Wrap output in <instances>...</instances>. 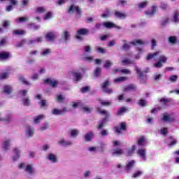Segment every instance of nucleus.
<instances>
[{"instance_id": "obj_1", "label": "nucleus", "mask_w": 179, "mask_h": 179, "mask_svg": "<svg viewBox=\"0 0 179 179\" xmlns=\"http://www.w3.org/2000/svg\"><path fill=\"white\" fill-rule=\"evenodd\" d=\"M68 78L73 79L74 83H78L80 80H82V74L78 70H72L68 72Z\"/></svg>"}, {"instance_id": "obj_2", "label": "nucleus", "mask_w": 179, "mask_h": 179, "mask_svg": "<svg viewBox=\"0 0 179 179\" xmlns=\"http://www.w3.org/2000/svg\"><path fill=\"white\" fill-rule=\"evenodd\" d=\"M19 169H22V170H25L27 173L29 174H34L36 173V170L33 168V165L31 164H26L25 163H21L18 166Z\"/></svg>"}, {"instance_id": "obj_3", "label": "nucleus", "mask_w": 179, "mask_h": 179, "mask_svg": "<svg viewBox=\"0 0 179 179\" xmlns=\"http://www.w3.org/2000/svg\"><path fill=\"white\" fill-rule=\"evenodd\" d=\"M136 154L143 162L148 160V157H146V148H138L136 151Z\"/></svg>"}, {"instance_id": "obj_4", "label": "nucleus", "mask_w": 179, "mask_h": 179, "mask_svg": "<svg viewBox=\"0 0 179 179\" xmlns=\"http://www.w3.org/2000/svg\"><path fill=\"white\" fill-rule=\"evenodd\" d=\"M166 61H167V57H166V56L160 55L157 62L154 64V67L162 68V66H163V64H166Z\"/></svg>"}, {"instance_id": "obj_5", "label": "nucleus", "mask_w": 179, "mask_h": 179, "mask_svg": "<svg viewBox=\"0 0 179 179\" xmlns=\"http://www.w3.org/2000/svg\"><path fill=\"white\" fill-rule=\"evenodd\" d=\"M136 145H137V148L138 146H140L141 148H144V146H146V145H148V140H146V138L145 136H140L138 138Z\"/></svg>"}, {"instance_id": "obj_6", "label": "nucleus", "mask_w": 179, "mask_h": 179, "mask_svg": "<svg viewBox=\"0 0 179 179\" xmlns=\"http://www.w3.org/2000/svg\"><path fill=\"white\" fill-rule=\"evenodd\" d=\"M125 129H127V123L122 122L119 127L115 128V132L117 134V135H120L122 134V131H125Z\"/></svg>"}, {"instance_id": "obj_7", "label": "nucleus", "mask_w": 179, "mask_h": 179, "mask_svg": "<svg viewBox=\"0 0 179 179\" xmlns=\"http://www.w3.org/2000/svg\"><path fill=\"white\" fill-rule=\"evenodd\" d=\"M81 12L82 11L80 10V8L74 5H71L68 10V13L70 15H72V13H77V15H80Z\"/></svg>"}, {"instance_id": "obj_8", "label": "nucleus", "mask_w": 179, "mask_h": 179, "mask_svg": "<svg viewBox=\"0 0 179 179\" xmlns=\"http://www.w3.org/2000/svg\"><path fill=\"white\" fill-rule=\"evenodd\" d=\"M87 33H88L87 29H79L77 31V34L76 35V38H77V40L80 41L83 39L82 36H85V34H87Z\"/></svg>"}, {"instance_id": "obj_9", "label": "nucleus", "mask_w": 179, "mask_h": 179, "mask_svg": "<svg viewBox=\"0 0 179 179\" xmlns=\"http://www.w3.org/2000/svg\"><path fill=\"white\" fill-rule=\"evenodd\" d=\"M176 120L174 115H169L167 113H164L162 117V120L165 122H173Z\"/></svg>"}, {"instance_id": "obj_10", "label": "nucleus", "mask_w": 179, "mask_h": 179, "mask_svg": "<svg viewBox=\"0 0 179 179\" xmlns=\"http://www.w3.org/2000/svg\"><path fill=\"white\" fill-rule=\"evenodd\" d=\"M138 149V145L134 144L132 145L129 149L126 151L127 156H132L134 153H135V151Z\"/></svg>"}, {"instance_id": "obj_11", "label": "nucleus", "mask_w": 179, "mask_h": 179, "mask_svg": "<svg viewBox=\"0 0 179 179\" xmlns=\"http://www.w3.org/2000/svg\"><path fill=\"white\" fill-rule=\"evenodd\" d=\"M6 1H9L11 3V5L7 6L6 8V10L7 12H10V10H12V9H13V6H15V5H17V0H0V2H6Z\"/></svg>"}, {"instance_id": "obj_12", "label": "nucleus", "mask_w": 179, "mask_h": 179, "mask_svg": "<svg viewBox=\"0 0 179 179\" xmlns=\"http://www.w3.org/2000/svg\"><path fill=\"white\" fill-rule=\"evenodd\" d=\"M34 135V129L33 127L28 126L25 129V136L27 138H31Z\"/></svg>"}, {"instance_id": "obj_13", "label": "nucleus", "mask_w": 179, "mask_h": 179, "mask_svg": "<svg viewBox=\"0 0 179 179\" xmlns=\"http://www.w3.org/2000/svg\"><path fill=\"white\" fill-rule=\"evenodd\" d=\"M44 83H48L52 87H56L58 85V80L52 78H47L44 80Z\"/></svg>"}, {"instance_id": "obj_14", "label": "nucleus", "mask_w": 179, "mask_h": 179, "mask_svg": "<svg viewBox=\"0 0 179 179\" xmlns=\"http://www.w3.org/2000/svg\"><path fill=\"white\" fill-rule=\"evenodd\" d=\"M136 163V161L135 160H131L127 162L126 164V168H125L126 171L127 172L131 171V170L134 169V166H135Z\"/></svg>"}, {"instance_id": "obj_15", "label": "nucleus", "mask_w": 179, "mask_h": 179, "mask_svg": "<svg viewBox=\"0 0 179 179\" xmlns=\"http://www.w3.org/2000/svg\"><path fill=\"white\" fill-rule=\"evenodd\" d=\"M13 153L15 155L12 157V161L13 162H16L20 157V150L17 148H15L13 149Z\"/></svg>"}, {"instance_id": "obj_16", "label": "nucleus", "mask_w": 179, "mask_h": 179, "mask_svg": "<svg viewBox=\"0 0 179 179\" xmlns=\"http://www.w3.org/2000/svg\"><path fill=\"white\" fill-rule=\"evenodd\" d=\"M10 139H6L3 141L1 144V148L3 150H9V148H10Z\"/></svg>"}, {"instance_id": "obj_17", "label": "nucleus", "mask_w": 179, "mask_h": 179, "mask_svg": "<svg viewBox=\"0 0 179 179\" xmlns=\"http://www.w3.org/2000/svg\"><path fill=\"white\" fill-rule=\"evenodd\" d=\"M108 86H110V82H108V80H106L103 84L102 85V87L103 89V92H105V93H109L111 94L113 93V90L111 89H108Z\"/></svg>"}, {"instance_id": "obj_18", "label": "nucleus", "mask_w": 179, "mask_h": 179, "mask_svg": "<svg viewBox=\"0 0 179 179\" xmlns=\"http://www.w3.org/2000/svg\"><path fill=\"white\" fill-rule=\"evenodd\" d=\"M148 42L145 40L142 39H136L130 43V44H133V45H146Z\"/></svg>"}, {"instance_id": "obj_19", "label": "nucleus", "mask_w": 179, "mask_h": 179, "mask_svg": "<svg viewBox=\"0 0 179 179\" xmlns=\"http://www.w3.org/2000/svg\"><path fill=\"white\" fill-rule=\"evenodd\" d=\"M47 159L48 160H49V162H51V163H58V159L57 158V155L52 153L49 154L47 157Z\"/></svg>"}, {"instance_id": "obj_20", "label": "nucleus", "mask_w": 179, "mask_h": 179, "mask_svg": "<svg viewBox=\"0 0 179 179\" xmlns=\"http://www.w3.org/2000/svg\"><path fill=\"white\" fill-rule=\"evenodd\" d=\"M73 143L71 141H66L64 138L60 139L58 141V145H60L61 146H71Z\"/></svg>"}, {"instance_id": "obj_21", "label": "nucleus", "mask_w": 179, "mask_h": 179, "mask_svg": "<svg viewBox=\"0 0 179 179\" xmlns=\"http://www.w3.org/2000/svg\"><path fill=\"white\" fill-rule=\"evenodd\" d=\"M12 57V55L8 52H2L0 53V61L2 59H9Z\"/></svg>"}, {"instance_id": "obj_22", "label": "nucleus", "mask_w": 179, "mask_h": 179, "mask_svg": "<svg viewBox=\"0 0 179 179\" xmlns=\"http://www.w3.org/2000/svg\"><path fill=\"white\" fill-rule=\"evenodd\" d=\"M111 155L113 156H121V155H124V150L121 148H118L116 150H112Z\"/></svg>"}, {"instance_id": "obj_23", "label": "nucleus", "mask_w": 179, "mask_h": 179, "mask_svg": "<svg viewBox=\"0 0 179 179\" xmlns=\"http://www.w3.org/2000/svg\"><path fill=\"white\" fill-rule=\"evenodd\" d=\"M103 25L104 27H106L107 29H113V27L116 29H121V27H117L113 22H103Z\"/></svg>"}, {"instance_id": "obj_24", "label": "nucleus", "mask_w": 179, "mask_h": 179, "mask_svg": "<svg viewBox=\"0 0 179 179\" xmlns=\"http://www.w3.org/2000/svg\"><path fill=\"white\" fill-rule=\"evenodd\" d=\"M45 38L47 41H54V40H55V34L53 32H49L46 34Z\"/></svg>"}, {"instance_id": "obj_25", "label": "nucleus", "mask_w": 179, "mask_h": 179, "mask_svg": "<svg viewBox=\"0 0 179 179\" xmlns=\"http://www.w3.org/2000/svg\"><path fill=\"white\" fill-rule=\"evenodd\" d=\"M156 12H157V6H152L151 7V10L146 11L145 15H147V16H153V15H155V13H156Z\"/></svg>"}, {"instance_id": "obj_26", "label": "nucleus", "mask_w": 179, "mask_h": 179, "mask_svg": "<svg viewBox=\"0 0 179 179\" xmlns=\"http://www.w3.org/2000/svg\"><path fill=\"white\" fill-rule=\"evenodd\" d=\"M159 54H160V52H156L155 53H150L146 57V59H147V61H149L150 59H155V58H156V57L159 56Z\"/></svg>"}, {"instance_id": "obj_27", "label": "nucleus", "mask_w": 179, "mask_h": 179, "mask_svg": "<svg viewBox=\"0 0 179 179\" xmlns=\"http://www.w3.org/2000/svg\"><path fill=\"white\" fill-rule=\"evenodd\" d=\"M114 73H117V72H121L122 73H124V75H129L131 73V71L128 69H124L122 70H120V69H116L113 71Z\"/></svg>"}, {"instance_id": "obj_28", "label": "nucleus", "mask_w": 179, "mask_h": 179, "mask_svg": "<svg viewBox=\"0 0 179 179\" xmlns=\"http://www.w3.org/2000/svg\"><path fill=\"white\" fill-rule=\"evenodd\" d=\"M135 69H136V73H138L141 82H142V80H143V79H146V76L143 75V73H142V71H141V69H139V68L136 67Z\"/></svg>"}, {"instance_id": "obj_29", "label": "nucleus", "mask_w": 179, "mask_h": 179, "mask_svg": "<svg viewBox=\"0 0 179 179\" xmlns=\"http://www.w3.org/2000/svg\"><path fill=\"white\" fill-rule=\"evenodd\" d=\"M125 113H128V108L127 107H122L120 108V110L117 111V115L119 116L124 115Z\"/></svg>"}, {"instance_id": "obj_30", "label": "nucleus", "mask_w": 179, "mask_h": 179, "mask_svg": "<svg viewBox=\"0 0 179 179\" xmlns=\"http://www.w3.org/2000/svg\"><path fill=\"white\" fill-rule=\"evenodd\" d=\"M81 110L83 113H87V114H88L89 113H92V111L93 110V108H91L90 106L83 105Z\"/></svg>"}, {"instance_id": "obj_31", "label": "nucleus", "mask_w": 179, "mask_h": 179, "mask_svg": "<svg viewBox=\"0 0 179 179\" xmlns=\"http://www.w3.org/2000/svg\"><path fill=\"white\" fill-rule=\"evenodd\" d=\"M137 51L138 53L137 55H136L135 59H141V54H143V52H145V49L141 48H137Z\"/></svg>"}, {"instance_id": "obj_32", "label": "nucleus", "mask_w": 179, "mask_h": 179, "mask_svg": "<svg viewBox=\"0 0 179 179\" xmlns=\"http://www.w3.org/2000/svg\"><path fill=\"white\" fill-rule=\"evenodd\" d=\"M43 41L42 37H38L34 40H30L27 42V44H36V43H41Z\"/></svg>"}, {"instance_id": "obj_33", "label": "nucleus", "mask_w": 179, "mask_h": 179, "mask_svg": "<svg viewBox=\"0 0 179 179\" xmlns=\"http://www.w3.org/2000/svg\"><path fill=\"white\" fill-rule=\"evenodd\" d=\"M71 106L73 108H78V107H83L82 102L80 101L72 102Z\"/></svg>"}, {"instance_id": "obj_34", "label": "nucleus", "mask_w": 179, "mask_h": 179, "mask_svg": "<svg viewBox=\"0 0 179 179\" xmlns=\"http://www.w3.org/2000/svg\"><path fill=\"white\" fill-rule=\"evenodd\" d=\"M97 111L98 113H99V114H101L102 115H105V117H110V113L101 109V108H98Z\"/></svg>"}, {"instance_id": "obj_35", "label": "nucleus", "mask_w": 179, "mask_h": 179, "mask_svg": "<svg viewBox=\"0 0 179 179\" xmlns=\"http://www.w3.org/2000/svg\"><path fill=\"white\" fill-rule=\"evenodd\" d=\"M115 16L119 19H125V17H127V14L117 11L115 13Z\"/></svg>"}, {"instance_id": "obj_36", "label": "nucleus", "mask_w": 179, "mask_h": 179, "mask_svg": "<svg viewBox=\"0 0 179 179\" xmlns=\"http://www.w3.org/2000/svg\"><path fill=\"white\" fill-rule=\"evenodd\" d=\"M50 54H51V49H43L41 52V55L43 57H47V55H50Z\"/></svg>"}, {"instance_id": "obj_37", "label": "nucleus", "mask_w": 179, "mask_h": 179, "mask_svg": "<svg viewBox=\"0 0 179 179\" xmlns=\"http://www.w3.org/2000/svg\"><path fill=\"white\" fill-rule=\"evenodd\" d=\"M28 21H29V17H22L16 20L17 23H24V22H28Z\"/></svg>"}, {"instance_id": "obj_38", "label": "nucleus", "mask_w": 179, "mask_h": 179, "mask_svg": "<svg viewBox=\"0 0 179 179\" xmlns=\"http://www.w3.org/2000/svg\"><path fill=\"white\" fill-rule=\"evenodd\" d=\"M122 64L123 65H131V64H134V61L128 59V58H124L122 61Z\"/></svg>"}, {"instance_id": "obj_39", "label": "nucleus", "mask_w": 179, "mask_h": 179, "mask_svg": "<svg viewBox=\"0 0 179 179\" xmlns=\"http://www.w3.org/2000/svg\"><path fill=\"white\" fill-rule=\"evenodd\" d=\"M36 13L39 14L45 13V12H47V10L44 7H37L36 9Z\"/></svg>"}, {"instance_id": "obj_40", "label": "nucleus", "mask_w": 179, "mask_h": 179, "mask_svg": "<svg viewBox=\"0 0 179 179\" xmlns=\"http://www.w3.org/2000/svg\"><path fill=\"white\" fill-rule=\"evenodd\" d=\"M42 120H44V115H39L34 118V122L35 124H38Z\"/></svg>"}, {"instance_id": "obj_41", "label": "nucleus", "mask_w": 179, "mask_h": 179, "mask_svg": "<svg viewBox=\"0 0 179 179\" xmlns=\"http://www.w3.org/2000/svg\"><path fill=\"white\" fill-rule=\"evenodd\" d=\"M93 136H94V134L92 131H90L85 135V141H87V142L92 141V138H93Z\"/></svg>"}, {"instance_id": "obj_42", "label": "nucleus", "mask_w": 179, "mask_h": 179, "mask_svg": "<svg viewBox=\"0 0 179 179\" xmlns=\"http://www.w3.org/2000/svg\"><path fill=\"white\" fill-rule=\"evenodd\" d=\"M52 115H62L61 109L54 108L51 111Z\"/></svg>"}, {"instance_id": "obj_43", "label": "nucleus", "mask_w": 179, "mask_h": 179, "mask_svg": "<svg viewBox=\"0 0 179 179\" xmlns=\"http://www.w3.org/2000/svg\"><path fill=\"white\" fill-rule=\"evenodd\" d=\"M79 135V130L78 129H71V136L72 138H76Z\"/></svg>"}, {"instance_id": "obj_44", "label": "nucleus", "mask_w": 179, "mask_h": 179, "mask_svg": "<svg viewBox=\"0 0 179 179\" xmlns=\"http://www.w3.org/2000/svg\"><path fill=\"white\" fill-rule=\"evenodd\" d=\"M127 77H119L114 80L115 83H121V82H125Z\"/></svg>"}, {"instance_id": "obj_45", "label": "nucleus", "mask_w": 179, "mask_h": 179, "mask_svg": "<svg viewBox=\"0 0 179 179\" xmlns=\"http://www.w3.org/2000/svg\"><path fill=\"white\" fill-rule=\"evenodd\" d=\"M13 34L16 36H23V34H26V31L24 30H15L13 31Z\"/></svg>"}, {"instance_id": "obj_46", "label": "nucleus", "mask_w": 179, "mask_h": 179, "mask_svg": "<svg viewBox=\"0 0 179 179\" xmlns=\"http://www.w3.org/2000/svg\"><path fill=\"white\" fill-rule=\"evenodd\" d=\"M4 92L7 94H10V93H12V86H10V85L4 86Z\"/></svg>"}, {"instance_id": "obj_47", "label": "nucleus", "mask_w": 179, "mask_h": 179, "mask_svg": "<svg viewBox=\"0 0 179 179\" xmlns=\"http://www.w3.org/2000/svg\"><path fill=\"white\" fill-rule=\"evenodd\" d=\"M110 66H113V62L111 60H106L105 62V64L103 66V68H106V69H108Z\"/></svg>"}, {"instance_id": "obj_48", "label": "nucleus", "mask_w": 179, "mask_h": 179, "mask_svg": "<svg viewBox=\"0 0 179 179\" xmlns=\"http://www.w3.org/2000/svg\"><path fill=\"white\" fill-rule=\"evenodd\" d=\"M178 16H179V11L175 12L173 17V21L175 22V23H178L179 22Z\"/></svg>"}, {"instance_id": "obj_49", "label": "nucleus", "mask_w": 179, "mask_h": 179, "mask_svg": "<svg viewBox=\"0 0 179 179\" xmlns=\"http://www.w3.org/2000/svg\"><path fill=\"white\" fill-rule=\"evenodd\" d=\"M20 82H22V83H24V85H27V86H30V83H29L27 80H26V78L23 76H20L19 78Z\"/></svg>"}, {"instance_id": "obj_50", "label": "nucleus", "mask_w": 179, "mask_h": 179, "mask_svg": "<svg viewBox=\"0 0 179 179\" xmlns=\"http://www.w3.org/2000/svg\"><path fill=\"white\" fill-rule=\"evenodd\" d=\"M100 73H101V69L96 68L94 72V76L95 78H99V76H100Z\"/></svg>"}, {"instance_id": "obj_51", "label": "nucleus", "mask_w": 179, "mask_h": 179, "mask_svg": "<svg viewBox=\"0 0 179 179\" xmlns=\"http://www.w3.org/2000/svg\"><path fill=\"white\" fill-rule=\"evenodd\" d=\"M169 42L171 43V44H176V43H177V37L176 36H170L169 38Z\"/></svg>"}, {"instance_id": "obj_52", "label": "nucleus", "mask_w": 179, "mask_h": 179, "mask_svg": "<svg viewBox=\"0 0 179 179\" xmlns=\"http://www.w3.org/2000/svg\"><path fill=\"white\" fill-rule=\"evenodd\" d=\"M143 174V171H137L133 174L134 178H138V177H141Z\"/></svg>"}, {"instance_id": "obj_53", "label": "nucleus", "mask_w": 179, "mask_h": 179, "mask_svg": "<svg viewBox=\"0 0 179 179\" xmlns=\"http://www.w3.org/2000/svg\"><path fill=\"white\" fill-rule=\"evenodd\" d=\"M39 104L42 108H44V107H48V103L46 100H41Z\"/></svg>"}, {"instance_id": "obj_54", "label": "nucleus", "mask_w": 179, "mask_h": 179, "mask_svg": "<svg viewBox=\"0 0 179 179\" xmlns=\"http://www.w3.org/2000/svg\"><path fill=\"white\" fill-rule=\"evenodd\" d=\"M145 6H148V1H142L138 3L139 9H143V8H145Z\"/></svg>"}, {"instance_id": "obj_55", "label": "nucleus", "mask_w": 179, "mask_h": 179, "mask_svg": "<svg viewBox=\"0 0 179 179\" xmlns=\"http://www.w3.org/2000/svg\"><path fill=\"white\" fill-rule=\"evenodd\" d=\"M64 38L65 41H68V40H69V38H71V35L69 34V32H68V31H65L64 32Z\"/></svg>"}, {"instance_id": "obj_56", "label": "nucleus", "mask_w": 179, "mask_h": 179, "mask_svg": "<svg viewBox=\"0 0 179 179\" xmlns=\"http://www.w3.org/2000/svg\"><path fill=\"white\" fill-rule=\"evenodd\" d=\"M84 52L90 54L92 52V47L90 45H86L84 47Z\"/></svg>"}, {"instance_id": "obj_57", "label": "nucleus", "mask_w": 179, "mask_h": 179, "mask_svg": "<svg viewBox=\"0 0 179 179\" xmlns=\"http://www.w3.org/2000/svg\"><path fill=\"white\" fill-rule=\"evenodd\" d=\"M52 17V12H48L43 17L45 20H50Z\"/></svg>"}, {"instance_id": "obj_58", "label": "nucleus", "mask_w": 179, "mask_h": 179, "mask_svg": "<svg viewBox=\"0 0 179 179\" xmlns=\"http://www.w3.org/2000/svg\"><path fill=\"white\" fill-rule=\"evenodd\" d=\"M24 44H26V39L22 40L20 43H17L15 47H17V48H20V47H23Z\"/></svg>"}, {"instance_id": "obj_59", "label": "nucleus", "mask_w": 179, "mask_h": 179, "mask_svg": "<svg viewBox=\"0 0 179 179\" xmlns=\"http://www.w3.org/2000/svg\"><path fill=\"white\" fill-rule=\"evenodd\" d=\"M84 61H87L88 62H92L93 61V57L87 56L86 55H83Z\"/></svg>"}, {"instance_id": "obj_60", "label": "nucleus", "mask_w": 179, "mask_h": 179, "mask_svg": "<svg viewBox=\"0 0 179 179\" xmlns=\"http://www.w3.org/2000/svg\"><path fill=\"white\" fill-rule=\"evenodd\" d=\"M169 129L166 127L161 129L159 130V134H161V135H164V136H166V134H167Z\"/></svg>"}, {"instance_id": "obj_61", "label": "nucleus", "mask_w": 179, "mask_h": 179, "mask_svg": "<svg viewBox=\"0 0 179 179\" xmlns=\"http://www.w3.org/2000/svg\"><path fill=\"white\" fill-rule=\"evenodd\" d=\"M135 86L134 85H128L125 89L124 92H131V90H135Z\"/></svg>"}, {"instance_id": "obj_62", "label": "nucleus", "mask_w": 179, "mask_h": 179, "mask_svg": "<svg viewBox=\"0 0 179 179\" xmlns=\"http://www.w3.org/2000/svg\"><path fill=\"white\" fill-rule=\"evenodd\" d=\"M99 103L101 104V106H110V104H111L110 101L103 100H99Z\"/></svg>"}, {"instance_id": "obj_63", "label": "nucleus", "mask_w": 179, "mask_h": 179, "mask_svg": "<svg viewBox=\"0 0 179 179\" xmlns=\"http://www.w3.org/2000/svg\"><path fill=\"white\" fill-rule=\"evenodd\" d=\"M130 47L129 43H127V41H123V50H128Z\"/></svg>"}, {"instance_id": "obj_64", "label": "nucleus", "mask_w": 179, "mask_h": 179, "mask_svg": "<svg viewBox=\"0 0 179 179\" xmlns=\"http://www.w3.org/2000/svg\"><path fill=\"white\" fill-rule=\"evenodd\" d=\"M8 76H9L8 73H3L0 74V79L1 80L6 79Z\"/></svg>"}]
</instances>
